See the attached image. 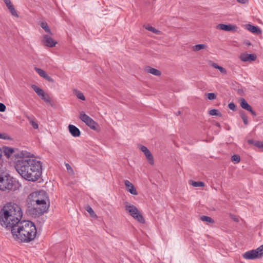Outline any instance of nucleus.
Returning <instances> with one entry per match:
<instances>
[{"label":"nucleus","mask_w":263,"mask_h":263,"mask_svg":"<svg viewBox=\"0 0 263 263\" xmlns=\"http://www.w3.org/2000/svg\"><path fill=\"white\" fill-rule=\"evenodd\" d=\"M255 250H256L258 253V256L259 258L261 257L263 255V245L258 247Z\"/></svg>","instance_id":"c9c22d12"},{"label":"nucleus","mask_w":263,"mask_h":263,"mask_svg":"<svg viewBox=\"0 0 263 263\" xmlns=\"http://www.w3.org/2000/svg\"><path fill=\"white\" fill-rule=\"evenodd\" d=\"M6 106L2 103H0V111L3 112L5 111L6 110Z\"/></svg>","instance_id":"de8ad7c7"},{"label":"nucleus","mask_w":263,"mask_h":263,"mask_svg":"<svg viewBox=\"0 0 263 263\" xmlns=\"http://www.w3.org/2000/svg\"><path fill=\"white\" fill-rule=\"evenodd\" d=\"M124 206L125 211L135 219L141 223H145L144 218L136 206L126 202L124 203Z\"/></svg>","instance_id":"423d86ee"},{"label":"nucleus","mask_w":263,"mask_h":263,"mask_svg":"<svg viewBox=\"0 0 263 263\" xmlns=\"http://www.w3.org/2000/svg\"><path fill=\"white\" fill-rule=\"evenodd\" d=\"M254 145L258 148H263V142L256 141Z\"/></svg>","instance_id":"37998d69"},{"label":"nucleus","mask_w":263,"mask_h":263,"mask_svg":"<svg viewBox=\"0 0 263 263\" xmlns=\"http://www.w3.org/2000/svg\"><path fill=\"white\" fill-rule=\"evenodd\" d=\"M148 161L149 163L151 165H153L154 163L153 156L149 151L147 152V153H145L144 154Z\"/></svg>","instance_id":"6ab92c4d"},{"label":"nucleus","mask_w":263,"mask_h":263,"mask_svg":"<svg viewBox=\"0 0 263 263\" xmlns=\"http://www.w3.org/2000/svg\"><path fill=\"white\" fill-rule=\"evenodd\" d=\"M246 28L250 32L256 34H259L261 33V30L257 26H255L251 24H248L246 25Z\"/></svg>","instance_id":"a211bd4d"},{"label":"nucleus","mask_w":263,"mask_h":263,"mask_svg":"<svg viewBox=\"0 0 263 263\" xmlns=\"http://www.w3.org/2000/svg\"><path fill=\"white\" fill-rule=\"evenodd\" d=\"M46 195L44 191H40L34 192L30 194L27 200V203H33L34 204H43L46 202Z\"/></svg>","instance_id":"0eeeda50"},{"label":"nucleus","mask_w":263,"mask_h":263,"mask_svg":"<svg viewBox=\"0 0 263 263\" xmlns=\"http://www.w3.org/2000/svg\"><path fill=\"white\" fill-rule=\"evenodd\" d=\"M34 69L35 71L42 78H44L46 74L44 70L39 68L35 67Z\"/></svg>","instance_id":"c756f323"},{"label":"nucleus","mask_w":263,"mask_h":263,"mask_svg":"<svg viewBox=\"0 0 263 263\" xmlns=\"http://www.w3.org/2000/svg\"><path fill=\"white\" fill-rule=\"evenodd\" d=\"M239 115H240V117L241 118L242 120H243V123L245 125H248V117L246 115V113L243 110H240L239 111Z\"/></svg>","instance_id":"4be33fe9"},{"label":"nucleus","mask_w":263,"mask_h":263,"mask_svg":"<svg viewBox=\"0 0 263 263\" xmlns=\"http://www.w3.org/2000/svg\"><path fill=\"white\" fill-rule=\"evenodd\" d=\"M2 152L7 158H10L14 155L15 157H19L20 159H21L23 156H24L22 153L19 155L16 153L14 149L7 146L3 147Z\"/></svg>","instance_id":"9d476101"},{"label":"nucleus","mask_w":263,"mask_h":263,"mask_svg":"<svg viewBox=\"0 0 263 263\" xmlns=\"http://www.w3.org/2000/svg\"><path fill=\"white\" fill-rule=\"evenodd\" d=\"M209 114L211 116H217L219 117H221V113L217 109H213L209 111Z\"/></svg>","instance_id":"a878e982"},{"label":"nucleus","mask_w":263,"mask_h":263,"mask_svg":"<svg viewBox=\"0 0 263 263\" xmlns=\"http://www.w3.org/2000/svg\"><path fill=\"white\" fill-rule=\"evenodd\" d=\"M215 125H216V126H217L218 127H220V124L219 123H217V122L216 123Z\"/></svg>","instance_id":"6e6d98bb"},{"label":"nucleus","mask_w":263,"mask_h":263,"mask_svg":"<svg viewBox=\"0 0 263 263\" xmlns=\"http://www.w3.org/2000/svg\"><path fill=\"white\" fill-rule=\"evenodd\" d=\"M208 98L210 100H214L216 98V95L214 93H209L207 95Z\"/></svg>","instance_id":"a19ab883"},{"label":"nucleus","mask_w":263,"mask_h":263,"mask_svg":"<svg viewBox=\"0 0 263 263\" xmlns=\"http://www.w3.org/2000/svg\"><path fill=\"white\" fill-rule=\"evenodd\" d=\"M145 28L148 30V31H150L156 34H160V33H161V31L156 29V28H155L154 27H152V26H147L145 27Z\"/></svg>","instance_id":"cd10ccee"},{"label":"nucleus","mask_w":263,"mask_h":263,"mask_svg":"<svg viewBox=\"0 0 263 263\" xmlns=\"http://www.w3.org/2000/svg\"><path fill=\"white\" fill-rule=\"evenodd\" d=\"M22 212L20 207L15 203L6 204L0 212L1 224L3 227L13 229L21 222Z\"/></svg>","instance_id":"f03ea898"},{"label":"nucleus","mask_w":263,"mask_h":263,"mask_svg":"<svg viewBox=\"0 0 263 263\" xmlns=\"http://www.w3.org/2000/svg\"><path fill=\"white\" fill-rule=\"evenodd\" d=\"M240 106L243 109L248 104L244 98H240L239 100Z\"/></svg>","instance_id":"e433bc0d"},{"label":"nucleus","mask_w":263,"mask_h":263,"mask_svg":"<svg viewBox=\"0 0 263 263\" xmlns=\"http://www.w3.org/2000/svg\"><path fill=\"white\" fill-rule=\"evenodd\" d=\"M8 9L12 15L16 17H18V15L17 14V12L14 8L13 6H10V7Z\"/></svg>","instance_id":"72a5a7b5"},{"label":"nucleus","mask_w":263,"mask_h":263,"mask_svg":"<svg viewBox=\"0 0 263 263\" xmlns=\"http://www.w3.org/2000/svg\"><path fill=\"white\" fill-rule=\"evenodd\" d=\"M4 1L8 8H10V6H13V5L11 4L10 0H4Z\"/></svg>","instance_id":"a18cd8bd"},{"label":"nucleus","mask_w":263,"mask_h":263,"mask_svg":"<svg viewBox=\"0 0 263 263\" xmlns=\"http://www.w3.org/2000/svg\"><path fill=\"white\" fill-rule=\"evenodd\" d=\"M231 160L232 162H234L235 163H237L240 162V158L239 156L237 155H233L231 158Z\"/></svg>","instance_id":"f704fd0d"},{"label":"nucleus","mask_w":263,"mask_h":263,"mask_svg":"<svg viewBox=\"0 0 263 263\" xmlns=\"http://www.w3.org/2000/svg\"><path fill=\"white\" fill-rule=\"evenodd\" d=\"M30 123L31 124V125L34 129H37L39 128L37 123L35 122L33 120L32 121H31Z\"/></svg>","instance_id":"49530a36"},{"label":"nucleus","mask_w":263,"mask_h":263,"mask_svg":"<svg viewBox=\"0 0 263 263\" xmlns=\"http://www.w3.org/2000/svg\"><path fill=\"white\" fill-rule=\"evenodd\" d=\"M200 219L202 221L207 222L211 223H214V220L210 217L207 216H202L200 217Z\"/></svg>","instance_id":"393cba45"},{"label":"nucleus","mask_w":263,"mask_h":263,"mask_svg":"<svg viewBox=\"0 0 263 263\" xmlns=\"http://www.w3.org/2000/svg\"><path fill=\"white\" fill-rule=\"evenodd\" d=\"M256 141H254V140L253 139H249L248 140V143L250 144H253L254 145L255 144V143Z\"/></svg>","instance_id":"3c124183"},{"label":"nucleus","mask_w":263,"mask_h":263,"mask_svg":"<svg viewBox=\"0 0 263 263\" xmlns=\"http://www.w3.org/2000/svg\"><path fill=\"white\" fill-rule=\"evenodd\" d=\"M85 209L89 213L91 217H95L97 216L93 210L89 205H86Z\"/></svg>","instance_id":"c85d7f7f"},{"label":"nucleus","mask_w":263,"mask_h":263,"mask_svg":"<svg viewBox=\"0 0 263 263\" xmlns=\"http://www.w3.org/2000/svg\"><path fill=\"white\" fill-rule=\"evenodd\" d=\"M242 256L247 259H254L259 258L258 253L255 250L249 251L243 254Z\"/></svg>","instance_id":"ddd939ff"},{"label":"nucleus","mask_w":263,"mask_h":263,"mask_svg":"<svg viewBox=\"0 0 263 263\" xmlns=\"http://www.w3.org/2000/svg\"><path fill=\"white\" fill-rule=\"evenodd\" d=\"M211 66L214 68L218 69L221 73L224 74H227V70L222 67L219 66L216 63H212Z\"/></svg>","instance_id":"aec40b11"},{"label":"nucleus","mask_w":263,"mask_h":263,"mask_svg":"<svg viewBox=\"0 0 263 263\" xmlns=\"http://www.w3.org/2000/svg\"><path fill=\"white\" fill-rule=\"evenodd\" d=\"M43 78L51 83H54V80L47 74H46Z\"/></svg>","instance_id":"79ce46f5"},{"label":"nucleus","mask_w":263,"mask_h":263,"mask_svg":"<svg viewBox=\"0 0 263 263\" xmlns=\"http://www.w3.org/2000/svg\"><path fill=\"white\" fill-rule=\"evenodd\" d=\"M181 114V111H178L176 113V116H179V115Z\"/></svg>","instance_id":"5fc2aeb1"},{"label":"nucleus","mask_w":263,"mask_h":263,"mask_svg":"<svg viewBox=\"0 0 263 263\" xmlns=\"http://www.w3.org/2000/svg\"><path fill=\"white\" fill-rule=\"evenodd\" d=\"M138 148L144 154V153H147V152L149 151V149L145 146L139 145H138Z\"/></svg>","instance_id":"ea45409f"},{"label":"nucleus","mask_w":263,"mask_h":263,"mask_svg":"<svg viewBox=\"0 0 263 263\" xmlns=\"http://www.w3.org/2000/svg\"><path fill=\"white\" fill-rule=\"evenodd\" d=\"M41 27L47 33H49L51 35H52V33L51 32L50 29L48 27L47 23L42 22L41 23Z\"/></svg>","instance_id":"5701e85b"},{"label":"nucleus","mask_w":263,"mask_h":263,"mask_svg":"<svg viewBox=\"0 0 263 263\" xmlns=\"http://www.w3.org/2000/svg\"><path fill=\"white\" fill-rule=\"evenodd\" d=\"M65 166H66V168H67L69 174L71 175H74V172H73V169L71 167V166L69 164H68V163H66L65 164Z\"/></svg>","instance_id":"4c0bfd02"},{"label":"nucleus","mask_w":263,"mask_h":263,"mask_svg":"<svg viewBox=\"0 0 263 263\" xmlns=\"http://www.w3.org/2000/svg\"><path fill=\"white\" fill-rule=\"evenodd\" d=\"M32 88L40 96L41 99L46 103H50L51 99L49 96L46 93L44 90L35 85L31 86Z\"/></svg>","instance_id":"1a4fd4ad"},{"label":"nucleus","mask_w":263,"mask_h":263,"mask_svg":"<svg viewBox=\"0 0 263 263\" xmlns=\"http://www.w3.org/2000/svg\"><path fill=\"white\" fill-rule=\"evenodd\" d=\"M15 168L22 178L29 181L37 180L42 175L40 161L32 157L23 156L16 161Z\"/></svg>","instance_id":"f257e3e1"},{"label":"nucleus","mask_w":263,"mask_h":263,"mask_svg":"<svg viewBox=\"0 0 263 263\" xmlns=\"http://www.w3.org/2000/svg\"><path fill=\"white\" fill-rule=\"evenodd\" d=\"M68 129L70 133L73 137H79L81 135V132L79 129L73 125H69Z\"/></svg>","instance_id":"dca6fc26"},{"label":"nucleus","mask_w":263,"mask_h":263,"mask_svg":"<svg viewBox=\"0 0 263 263\" xmlns=\"http://www.w3.org/2000/svg\"><path fill=\"white\" fill-rule=\"evenodd\" d=\"M243 109L249 111L253 116H256V112L252 109V107L249 104H247Z\"/></svg>","instance_id":"7c9ffc66"},{"label":"nucleus","mask_w":263,"mask_h":263,"mask_svg":"<svg viewBox=\"0 0 263 263\" xmlns=\"http://www.w3.org/2000/svg\"><path fill=\"white\" fill-rule=\"evenodd\" d=\"M42 41L45 46L49 47H53L57 44V42L48 35H44Z\"/></svg>","instance_id":"9b49d317"},{"label":"nucleus","mask_w":263,"mask_h":263,"mask_svg":"<svg viewBox=\"0 0 263 263\" xmlns=\"http://www.w3.org/2000/svg\"><path fill=\"white\" fill-rule=\"evenodd\" d=\"M190 184L194 187H198V186H204V183L201 181H190Z\"/></svg>","instance_id":"b1692460"},{"label":"nucleus","mask_w":263,"mask_h":263,"mask_svg":"<svg viewBox=\"0 0 263 263\" xmlns=\"http://www.w3.org/2000/svg\"><path fill=\"white\" fill-rule=\"evenodd\" d=\"M243 44L247 45L250 46L251 45V43L248 40H246L243 42Z\"/></svg>","instance_id":"603ef678"},{"label":"nucleus","mask_w":263,"mask_h":263,"mask_svg":"<svg viewBox=\"0 0 263 263\" xmlns=\"http://www.w3.org/2000/svg\"><path fill=\"white\" fill-rule=\"evenodd\" d=\"M144 70L146 72L151 73L156 76H160L161 74V72L160 70L150 66H146Z\"/></svg>","instance_id":"f3484780"},{"label":"nucleus","mask_w":263,"mask_h":263,"mask_svg":"<svg viewBox=\"0 0 263 263\" xmlns=\"http://www.w3.org/2000/svg\"><path fill=\"white\" fill-rule=\"evenodd\" d=\"M28 205L26 212L28 214L33 217H37L43 215L47 211L49 205L47 203H43L42 204L28 203Z\"/></svg>","instance_id":"20e7f679"},{"label":"nucleus","mask_w":263,"mask_h":263,"mask_svg":"<svg viewBox=\"0 0 263 263\" xmlns=\"http://www.w3.org/2000/svg\"><path fill=\"white\" fill-rule=\"evenodd\" d=\"M124 184L128 192L134 195H138L136 188L129 181L127 180H125Z\"/></svg>","instance_id":"2eb2a0df"},{"label":"nucleus","mask_w":263,"mask_h":263,"mask_svg":"<svg viewBox=\"0 0 263 263\" xmlns=\"http://www.w3.org/2000/svg\"><path fill=\"white\" fill-rule=\"evenodd\" d=\"M228 106L231 110H235L236 109V105L233 102L229 103Z\"/></svg>","instance_id":"c03bdc74"},{"label":"nucleus","mask_w":263,"mask_h":263,"mask_svg":"<svg viewBox=\"0 0 263 263\" xmlns=\"http://www.w3.org/2000/svg\"><path fill=\"white\" fill-rule=\"evenodd\" d=\"M26 118H27V119L29 121V123L31 122V121H32L33 120L31 119V118L28 116H26Z\"/></svg>","instance_id":"864d4df0"},{"label":"nucleus","mask_w":263,"mask_h":263,"mask_svg":"<svg viewBox=\"0 0 263 263\" xmlns=\"http://www.w3.org/2000/svg\"><path fill=\"white\" fill-rule=\"evenodd\" d=\"M206 45L205 44H197L195 46H193V49L195 51H199L201 49H205L206 48Z\"/></svg>","instance_id":"bb28decb"},{"label":"nucleus","mask_w":263,"mask_h":263,"mask_svg":"<svg viewBox=\"0 0 263 263\" xmlns=\"http://www.w3.org/2000/svg\"><path fill=\"white\" fill-rule=\"evenodd\" d=\"M243 109L249 111L253 116H256V112L252 109V107L249 104H247Z\"/></svg>","instance_id":"2f4dec72"},{"label":"nucleus","mask_w":263,"mask_h":263,"mask_svg":"<svg viewBox=\"0 0 263 263\" xmlns=\"http://www.w3.org/2000/svg\"><path fill=\"white\" fill-rule=\"evenodd\" d=\"M73 91L74 95L76 96L78 99H81L83 101L85 100V97L82 92L77 89H74Z\"/></svg>","instance_id":"412c9836"},{"label":"nucleus","mask_w":263,"mask_h":263,"mask_svg":"<svg viewBox=\"0 0 263 263\" xmlns=\"http://www.w3.org/2000/svg\"><path fill=\"white\" fill-rule=\"evenodd\" d=\"M79 118L91 129L96 131L100 130L99 124L84 112H80Z\"/></svg>","instance_id":"6e6552de"},{"label":"nucleus","mask_w":263,"mask_h":263,"mask_svg":"<svg viewBox=\"0 0 263 263\" xmlns=\"http://www.w3.org/2000/svg\"><path fill=\"white\" fill-rule=\"evenodd\" d=\"M0 139L10 140L11 138L6 133H0Z\"/></svg>","instance_id":"58836bf2"},{"label":"nucleus","mask_w":263,"mask_h":263,"mask_svg":"<svg viewBox=\"0 0 263 263\" xmlns=\"http://www.w3.org/2000/svg\"><path fill=\"white\" fill-rule=\"evenodd\" d=\"M231 218L235 221L236 222H238L239 221V219L238 217H237L236 216L233 215H230Z\"/></svg>","instance_id":"09e8293b"},{"label":"nucleus","mask_w":263,"mask_h":263,"mask_svg":"<svg viewBox=\"0 0 263 263\" xmlns=\"http://www.w3.org/2000/svg\"><path fill=\"white\" fill-rule=\"evenodd\" d=\"M216 28L220 30L230 31L235 30L237 28V27L232 24L226 25L223 24H219L217 26Z\"/></svg>","instance_id":"4468645a"},{"label":"nucleus","mask_w":263,"mask_h":263,"mask_svg":"<svg viewBox=\"0 0 263 263\" xmlns=\"http://www.w3.org/2000/svg\"><path fill=\"white\" fill-rule=\"evenodd\" d=\"M237 1L239 3L245 4L248 2V0H237Z\"/></svg>","instance_id":"8fccbe9b"},{"label":"nucleus","mask_w":263,"mask_h":263,"mask_svg":"<svg viewBox=\"0 0 263 263\" xmlns=\"http://www.w3.org/2000/svg\"><path fill=\"white\" fill-rule=\"evenodd\" d=\"M14 181L13 178L7 174L0 173V190L9 191L13 190Z\"/></svg>","instance_id":"39448f33"},{"label":"nucleus","mask_w":263,"mask_h":263,"mask_svg":"<svg viewBox=\"0 0 263 263\" xmlns=\"http://www.w3.org/2000/svg\"><path fill=\"white\" fill-rule=\"evenodd\" d=\"M243 109L249 111L253 116H256V112L252 109V107L249 104H247Z\"/></svg>","instance_id":"473e14b6"},{"label":"nucleus","mask_w":263,"mask_h":263,"mask_svg":"<svg viewBox=\"0 0 263 263\" xmlns=\"http://www.w3.org/2000/svg\"><path fill=\"white\" fill-rule=\"evenodd\" d=\"M11 233L14 239L28 242L35 238L37 231L32 222L23 220L18 222V224L11 229Z\"/></svg>","instance_id":"7ed1b4c3"},{"label":"nucleus","mask_w":263,"mask_h":263,"mask_svg":"<svg viewBox=\"0 0 263 263\" xmlns=\"http://www.w3.org/2000/svg\"><path fill=\"white\" fill-rule=\"evenodd\" d=\"M256 55L254 54H248L242 53L240 54L239 58L242 62H251L256 59Z\"/></svg>","instance_id":"f8f14e48"}]
</instances>
